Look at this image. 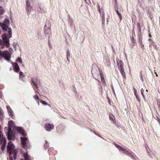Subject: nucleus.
<instances>
[{"label": "nucleus", "instance_id": "f257e3e1", "mask_svg": "<svg viewBox=\"0 0 160 160\" xmlns=\"http://www.w3.org/2000/svg\"><path fill=\"white\" fill-rule=\"evenodd\" d=\"M0 26L2 32H4L2 35V41L0 39V44L2 43L7 48L10 46L9 39L12 37V30L10 26V21L8 18H5L2 22H0Z\"/></svg>", "mask_w": 160, "mask_h": 160}, {"label": "nucleus", "instance_id": "f03ea898", "mask_svg": "<svg viewBox=\"0 0 160 160\" xmlns=\"http://www.w3.org/2000/svg\"><path fill=\"white\" fill-rule=\"evenodd\" d=\"M7 151L10 155H11L12 154L13 155L14 159H16L17 150L15 149V146L11 142H9L8 143Z\"/></svg>", "mask_w": 160, "mask_h": 160}, {"label": "nucleus", "instance_id": "7ed1b4c3", "mask_svg": "<svg viewBox=\"0 0 160 160\" xmlns=\"http://www.w3.org/2000/svg\"><path fill=\"white\" fill-rule=\"evenodd\" d=\"M11 58V54L7 51H4L3 52L0 50V59L4 58L8 62H9Z\"/></svg>", "mask_w": 160, "mask_h": 160}, {"label": "nucleus", "instance_id": "20e7f679", "mask_svg": "<svg viewBox=\"0 0 160 160\" xmlns=\"http://www.w3.org/2000/svg\"><path fill=\"white\" fill-rule=\"evenodd\" d=\"M8 132L7 133V137L9 140H14L15 139V136L12 133L11 129L9 128L8 129Z\"/></svg>", "mask_w": 160, "mask_h": 160}, {"label": "nucleus", "instance_id": "39448f33", "mask_svg": "<svg viewBox=\"0 0 160 160\" xmlns=\"http://www.w3.org/2000/svg\"><path fill=\"white\" fill-rule=\"evenodd\" d=\"M21 142L23 147L25 148L26 147L28 143V140L24 137H20Z\"/></svg>", "mask_w": 160, "mask_h": 160}, {"label": "nucleus", "instance_id": "423d86ee", "mask_svg": "<svg viewBox=\"0 0 160 160\" xmlns=\"http://www.w3.org/2000/svg\"><path fill=\"white\" fill-rule=\"evenodd\" d=\"M31 3L29 0H26V9L27 11L28 14L29 13L30 11H31L32 7L30 5Z\"/></svg>", "mask_w": 160, "mask_h": 160}, {"label": "nucleus", "instance_id": "0eeeda50", "mask_svg": "<svg viewBox=\"0 0 160 160\" xmlns=\"http://www.w3.org/2000/svg\"><path fill=\"white\" fill-rule=\"evenodd\" d=\"M54 126L53 124H51L49 123H46L45 125V128L46 130L48 131H50L51 129L53 128Z\"/></svg>", "mask_w": 160, "mask_h": 160}, {"label": "nucleus", "instance_id": "6e6552de", "mask_svg": "<svg viewBox=\"0 0 160 160\" xmlns=\"http://www.w3.org/2000/svg\"><path fill=\"white\" fill-rule=\"evenodd\" d=\"M44 33L46 37L49 38L51 33L50 29L48 27H45L44 29Z\"/></svg>", "mask_w": 160, "mask_h": 160}, {"label": "nucleus", "instance_id": "1a4fd4ad", "mask_svg": "<svg viewBox=\"0 0 160 160\" xmlns=\"http://www.w3.org/2000/svg\"><path fill=\"white\" fill-rule=\"evenodd\" d=\"M117 63L118 66V68L120 71L121 69L124 70L123 68V63L122 61H117Z\"/></svg>", "mask_w": 160, "mask_h": 160}, {"label": "nucleus", "instance_id": "9d476101", "mask_svg": "<svg viewBox=\"0 0 160 160\" xmlns=\"http://www.w3.org/2000/svg\"><path fill=\"white\" fill-rule=\"evenodd\" d=\"M12 66L14 71L16 72H18L20 70V68L18 64L17 63H14Z\"/></svg>", "mask_w": 160, "mask_h": 160}, {"label": "nucleus", "instance_id": "9b49d317", "mask_svg": "<svg viewBox=\"0 0 160 160\" xmlns=\"http://www.w3.org/2000/svg\"><path fill=\"white\" fill-rule=\"evenodd\" d=\"M115 145L117 148H118L119 150H120L122 151L123 153H125L127 154H128V152L127 151H125L123 148L116 144H115Z\"/></svg>", "mask_w": 160, "mask_h": 160}, {"label": "nucleus", "instance_id": "f8f14e48", "mask_svg": "<svg viewBox=\"0 0 160 160\" xmlns=\"http://www.w3.org/2000/svg\"><path fill=\"white\" fill-rule=\"evenodd\" d=\"M6 108L9 115L11 117L13 116V112L10 107L9 106H6Z\"/></svg>", "mask_w": 160, "mask_h": 160}, {"label": "nucleus", "instance_id": "ddd939ff", "mask_svg": "<svg viewBox=\"0 0 160 160\" xmlns=\"http://www.w3.org/2000/svg\"><path fill=\"white\" fill-rule=\"evenodd\" d=\"M17 130L18 132H19L20 133L22 134V136H26V134L24 133V132L23 130L20 127H18L17 128Z\"/></svg>", "mask_w": 160, "mask_h": 160}, {"label": "nucleus", "instance_id": "4468645a", "mask_svg": "<svg viewBox=\"0 0 160 160\" xmlns=\"http://www.w3.org/2000/svg\"><path fill=\"white\" fill-rule=\"evenodd\" d=\"M25 160H31L30 157L29 156L27 152L24 153L23 154Z\"/></svg>", "mask_w": 160, "mask_h": 160}, {"label": "nucleus", "instance_id": "2eb2a0df", "mask_svg": "<svg viewBox=\"0 0 160 160\" xmlns=\"http://www.w3.org/2000/svg\"><path fill=\"white\" fill-rule=\"evenodd\" d=\"M5 140V138H4L2 135V133H0V142L1 143L2 142H4Z\"/></svg>", "mask_w": 160, "mask_h": 160}, {"label": "nucleus", "instance_id": "dca6fc26", "mask_svg": "<svg viewBox=\"0 0 160 160\" xmlns=\"http://www.w3.org/2000/svg\"><path fill=\"white\" fill-rule=\"evenodd\" d=\"M37 80L34 79H32V82L33 83V85H34L35 87L37 88H38V85L36 82Z\"/></svg>", "mask_w": 160, "mask_h": 160}, {"label": "nucleus", "instance_id": "f3484780", "mask_svg": "<svg viewBox=\"0 0 160 160\" xmlns=\"http://www.w3.org/2000/svg\"><path fill=\"white\" fill-rule=\"evenodd\" d=\"M66 52V57L67 58V61L68 62H69V58L70 57V53L69 52V50L68 49L67 50Z\"/></svg>", "mask_w": 160, "mask_h": 160}, {"label": "nucleus", "instance_id": "a211bd4d", "mask_svg": "<svg viewBox=\"0 0 160 160\" xmlns=\"http://www.w3.org/2000/svg\"><path fill=\"white\" fill-rule=\"evenodd\" d=\"M4 113L3 111L1 108L0 107V118L1 119H3L4 117L3 116Z\"/></svg>", "mask_w": 160, "mask_h": 160}, {"label": "nucleus", "instance_id": "6ab92c4d", "mask_svg": "<svg viewBox=\"0 0 160 160\" xmlns=\"http://www.w3.org/2000/svg\"><path fill=\"white\" fill-rule=\"evenodd\" d=\"M4 12V10L2 8V7L0 6V18H1L3 17L2 16Z\"/></svg>", "mask_w": 160, "mask_h": 160}, {"label": "nucleus", "instance_id": "aec40b11", "mask_svg": "<svg viewBox=\"0 0 160 160\" xmlns=\"http://www.w3.org/2000/svg\"><path fill=\"white\" fill-rule=\"evenodd\" d=\"M34 99L36 100V101L38 103V105H39V98L37 95H35V96H34Z\"/></svg>", "mask_w": 160, "mask_h": 160}, {"label": "nucleus", "instance_id": "412c9836", "mask_svg": "<svg viewBox=\"0 0 160 160\" xmlns=\"http://www.w3.org/2000/svg\"><path fill=\"white\" fill-rule=\"evenodd\" d=\"M40 102L42 104L44 105H47L49 107H51L50 105L46 103L45 101H43L42 100H40Z\"/></svg>", "mask_w": 160, "mask_h": 160}, {"label": "nucleus", "instance_id": "4be33fe9", "mask_svg": "<svg viewBox=\"0 0 160 160\" xmlns=\"http://www.w3.org/2000/svg\"><path fill=\"white\" fill-rule=\"evenodd\" d=\"M123 78H125L126 77L125 72H124V70L121 69L120 71Z\"/></svg>", "mask_w": 160, "mask_h": 160}, {"label": "nucleus", "instance_id": "5701e85b", "mask_svg": "<svg viewBox=\"0 0 160 160\" xmlns=\"http://www.w3.org/2000/svg\"><path fill=\"white\" fill-rule=\"evenodd\" d=\"M116 11L117 13L119 16V19H120V20L121 21L122 19V15L118 10H116Z\"/></svg>", "mask_w": 160, "mask_h": 160}, {"label": "nucleus", "instance_id": "b1692460", "mask_svg": "<svg viewBox=\"0 0 160 160\" xmlns=\"http://www.w3.org/2000/svg\"><path fill=\"white\" fill-rule=\"evenodd\" d=\"M8 124L11 127H12L14 123L12 121H8Z\"/></svg>", "mask_w": 160, "mask_h": 160}, {"label": "nucleus", "instance_id": "393cba45", "mask_svg": "<svg viewBox=\"0 0 160 160\" xmlns=\"http://www.w3.org/2000/svg\"><path fill=\"white\" fill-rule=\"evenodd\" d=\"M16 61L17 62L20 63H22V59L20 57H18L16 60Z\"/></svg>", "mask_w": 160, "mask_h": 160}, {"label": "nucleus", "instance_id": "a878e982", "mask_svg": "<svg viewBox=\"0 0 160 160\" xmlns=\"http://www.w3.org/2000/svg\"><path fill=\"white\" fill-rule=\"evenodd\" d=\"M45 143L44 144V146L46 148H47L48 147V144L46 140L45 141Z\"/></svg>", "mask_w": 160, "mask_h": 160}, {"label": "nucleus", "instance_id": "bb28decb", "mask_svg": "<svg viewBox=\"0 0 160 160\" xmlns=\"http://www.w3.org/2000/svg\"><path fill=\"white\" fill-rule=\"evenodd\" d=\"M133 89L135 95H138V93L137 92L136 89L134 87H133Z\"/></svg>", "mask_w": 160, "mask_h": 160}, {"label": "nucleus", "instance_id": "cd10ccee", "mask_svg": "<svg viewBox=\"0 0 160 160\" xmlns=\"http://www.w3.org/2000/svg\"><path fill=\"white\" fill-rule=\"evenodd\" d=\"M141 94L142 95V96H143V98H144L145 97H144V95L143 93V92H144V90L142 88L141 89Z\"/></svg>", "mask_w": 160, "mask_h": 160}, {"label": "nucleus", "instance_id": "c85d7f7f", "mask_svg": "<svg viewBox=\"0 0 160 160\" xmlns=\"http://www.w3.org/2000/svg\"><path fill=\"white\" fill-rule=\"evenodd\" d=\"M21 76H22V77H24V76L23 74V73L22 72H20L19 73V77Z\"/></svg>", "mask_w": 160, "mask_h": 160}, {"label": "nucleus", "instance_id": "c756f323", "mask_svg": "<svg viewBox=\"0 0 160 160\" xmlns=\"http://www.w3.org/2000/svg\"><path fill=\"white\" fill-rule=\"evenodd\" d=\"M9 51L11 53H12L13 51V49L11 48H9Z\"/></svg>", "mask_w": 160, "mask_h": 160}, {"label": "nucleus", "instance_id": "7c9ffc66", "mask_svg": "<svg viewBox=\"0 0 160 160\" xmlns=\"http://www.w3.org/2000/svg\"><path fill=\"white\" fill-rule=\"evenodd\" d=\"M98 5V11L99 12V13H101V9H100V6H99Z\"/></svg>", "mask_w": 160, "mask_h": 160}, {"label": "nucleus", "instance_id": "2f4dec72", "mask_svg": "<svg viewBox=\"0 0 160 160\" xmlns=\"http://www.w3.org/2000/svg\"><path fill=\"white\" fill-rule=\"evenodd\" d=\"M136 96V98L137 99V100L139 102H140V99H139V98H138V95H135Z\"/></svg>", "mask_w": 160, "mask_h": 160}, {"label": "nucleus", "instance_id": "473e14b6", "mask_svg": "<svg viewBox=\"0 0 160 160\" xmlns=\"http://www.w3.org/2000/svg\"><path fill=\"white\" fill-rule=\"evenodd\" d=\"M105 22V17L103 18H102V23L103 24Z\"/></svg>", "mask_w": 160, "mask_h": 160}, {"label": "nucleus", "instance_id": "72a5a7b5", "mask_svg": "<svg viewBox=\"0 0 160 160\" xmlns=\"http://www.w3.org/2000/svg\"><path fill=\"white\" fill-rule=\"evenodd\" d=\"M137 25H138V28H139V30H140V24H139V23H138Z\"/></svg>", "mask_w": 160, "mask_h": 160}, {"label": "nucleus", "instance_id": "f704fd0d", "mask_svg": "<svg viewBox=\"0 0 160 160\" xmlns=\"http://www.w3.org/2000/svg\"><path fill=\"white\" fill-rule=\"evenodd\" d=\"M9 159L10 160H13L12 158V156L11 155H10L9 157Z\"/></svg>", "mask_w": 160, "mask_h": 160}, {"label": "nucleus", "instance_id": "c9c22d12", "mask_svg": "<svg viewBox=\"0 0 160 160\" xmlns=\"http://www.w3.org/2000/svg\"><path fill=\"white\" fill-rule=\"evenodd\" d=\"M102 18H103V17H105V15H104V12H102Z\"/></svg>", "mask_w": 160, "mask_h": 160}, {"label": "nucleus", "instance_id": "e433bc0d", "mask_svg": "<svg viewBox=\"0 0 160 160\" xmlns=\"http://www.w3.org/2000/svg\"><path fill=\"white\" fill-rule=\"evenodd\" d=\"M3 97L2 93L0 92V98H1Z\"/></svg>", "mask_w": 160, "mask_h": 160}, {"label": "nucleus", "instance_id": "4c0bfd02", "mask_svg": "<svg viewBox=\"0 0 160 160\" xmlns=\"http://www.w3.org/2000/svg\"><path fill=\"white\" fill-rule=\"evenodd\" d=\"M84 1L87 3H88V1H89V0H84Z\"/></svg>", "mask_w": 160, "mask_h": 160}, {"label": "nucleus", "instance_id": "58836bf2", "mask_svg": "<svg viewBox=\"0 0 160 160\" xmlns=\"http://www.w3.org/2000/svg\"><path fill=\"white\" fill-rule=\"evenodd\" d=\"M158 122L159 123H160V119H158Z\"/></svg>", "mask_w": 160, "mask_h": 160}, {"label": "nucleus", "instance_id": "ea45409f", "mask_svg": "<svg viewBox=\"0 0 160 160\" xmlns=\"http://www.w3.org/2000/svg\"><path fill=\"white\" fill-rule=\"evenodd\" d=\"M149 37H151V36L150 35V34H149Z\"/></svg>", "mask_w": 160, "mask_h": 160}, {"label": "nucleus", "instance_id": "a19ab883", "mask_svg": "<svg viewBox=\"0 0 160 160\" xmlns=\"http://www.w3.org/2000/svg\"><path fill=\"white\" fill-rule=\"evenodd\" d=\"M148 40H149V41H151V39H148Z\"/></svg>", "mask_w": 160, "mask_h": 160}, {"label": "nucleus", "instance_id": "79ce46f5", "mask_svg": "<svg viewBox=\"0 0 160 160\" xmlns=\"http://www.w3.org/2000/svg\"><path fill=\"white\" fill-rule=\"evenodd\" d=\"M156 76H157V77L158 76V75L157 74V73H156Z\"/></svg>", "mask_w": 160, "mask_h": 160}, {"label": "nucleus", "instance_id": "37998d69", "mask_svg": "<svg viewBox=\"0 0 160 160\" xmlns=\"http://www.w3.org/2000/svg\"><path fill=\"white\" fill-rule=\"evenodd\" d=\"M109 118H110V119H111L112 118H111V116L109 117Z\"/></svg>", "mask_w": 160, "mask_h": 160}, {"label": "nucleus", "instance_id": "c03bdc74", "mask_svg": "<svg viewBox=\"0 0 160 160\" xmlns=\"http://www.w3.org/2000/svg\"><path fill=\"white\" fill-rule=\"evenodd\" d=\"M140 42L141 43H142V41H141Z\"/></svg>", "mask_w": 160, "mask_h": 160}, {"label": "nucleus", "instance_id": "a18cd8bd", "mask_svg": "<svg viewBox=\"0 0 160 160\" xmlns=\"http://www.w3.org/2000/svg\"><path fill=\"white\" fill-rule=\"evenodd\" d=\"M151 44H150V45H149V47H150V46H151Z\"/></svg>", "mask_w": 160, "mask_h": 160}, {"label": "nucleus", "instance_id": "49530a36", "mask_svg": "<svg viewBox=\"0 0 160 160\" xmlns=\"http://www.w3.org/2000/svg\"><path fill=\"white\" fill-rule=\"evenodd\" d=\"M146 91H147V92H148V90H147H147H146Z\"/></svg>", "mask_w": 160, "mask_h": 160}, {"label": "nucleus", "instance_id": "de8ad7c7", "mask_svg": "<svg viewBox=\"0 0 160 160\" xmlns=\"http://www.w3.org/2000/svg\"><path fill=\"white\" fill-rule=\"evenodd\" d=\"M155 74H156V73H156V72H155Z\"/></svg>", "mask_w": 160, "mask_h": 160}, {"label": "nucleus", "instance_id": "09e8293b", "mask_svg": "<svg viewBox=\"0 0 160 160\" xmlns=\"http://www.w3.org/2000/svg\"><path fill=\"white\" fill-rule=\"evenodd\" d=\"M159 107L160 108V107H158V108H159Z\"/></svg>", "mask_w": 160, "mask_h": 160}, {"label": "nucleus", "instance_id": "8fccbe9b", "mask_svg": "<svg viewBox=\"0 0 160 160\" xmlns=\"http://www.w3.org/2000/svg\"><path fill=\"white\" fill-rule=\"evenodd\" d=\"M159 124V125H160V123Z\"/></svg>", "mask_w": 160, "mask_h": 160}]
</instances>
